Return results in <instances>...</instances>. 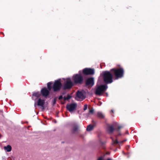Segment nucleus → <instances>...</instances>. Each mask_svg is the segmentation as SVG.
Wrapping results in <instances>:
<instances>
[{"label": "nucleus", "instance_id": "f257e3e1", "mask_svg": "<svg viewBox=\"0 0 160 160\" xmlns=\"http://www.w3.org/2000/svg\"><path fill=\"white\" fill-rule=\"evenodd\" d=\"M115 79L122 78L124 75V71L122 68H113L110 70Z\"/></svg>", "mask_w": 160, "mask_h": 160}, {"label": "nucleus", "instance_id": "f03ea898", "mask_svg": "<svg viewBox=\"0 0 160 160\" xmlns=\"http://www.w3.org/2000/svg\"><path fill=\"white\" fill-rule=\"evenodd\" d=\"M102 77L104 82L106 84L111 83L113 82V76L110 70L103 72Z\"/></svg>", "mask_w": 160, "mask_h": 160}, {"label": "nucleus", "instance_id": "7ed1b4c3", "mask_svg": "<svg viewBox=\"0 0 160 160\" xmlns=\"http://www.w3.org/2000/svg\"><path fill=\"white\" fill-rule=\"evenodd\" d=\"M74 83L75 84H82L83 81V78L81 74H76L74 75L72 78Z\"/></svg>", "mask_w": 160, "mask_h": 160}, {"label": "nucleus", "instance_id": "20e7f679", "mask_svg": "<svg viewBox=\"0 0 160 160\" xmlns=\"http://www.w3.org/2000/svg\"><path fill=\"white\" fill-rule=\"evenodd\" d=\"M62 86V84L60 79L55 80L52 86L53 91L55 92L59 91Z\"/></svg>", "mask_w": 160, "mask_h": 160}, {"label": "nucleus", "instance_id": "39448f33", "mask_svg": "<svg viewBox=\"0 0 160 160\" xmlns=\"http://www.w3.org/2000/svg\"><path fill=\"white\" fill-rule=\"evenodd\" d=\"M108 88V87L106 85H101L99 86L96 89L95 94L98 95L100 96L102 93L105 92Z\"/></svg>", "mask_w": 160, "mask_h": 160}, {"label": "nucleus", "instance_id": "423d86ee", "mask_svg": "<svg viewBox=\"0 0 160 160\" xmlns=\"http://www.w3.org/2000/svg\"><path fill=\"white\" fill-rule=\"evenodd\" d=\"M82 74L85 76L92 75L95 73L94 69L90 68H85L82 70Z\"/></svg>", "mask_w": 160, "mask_h": 160}, {"label": "nucleus", "instance_id": "0eeeda50", "mask_svg": "<svg viewBox=\"0 0 160 160\" xmlns=\"http://www.w3.org/2000/svg\"><path fill=\"white\" fill-rule=\"evenodd\" d=\"M94 84V78L93 77H89L87 78L85 82V86L88 87H91Z\"/></svg>", "mask_w": 160, "mask_h": 160}, {"label": "nucleus", "instance_id": "6e6552de", "mask_svg": "<svg viewBox=\"0 0 160 160\" xmlns=\"http://www.w3.org/2000/svg\"><path fill=\"white\" fill-rule=\"evenodd\" d=\"M73 86V83L69 79H68L63 87V90L70 89Z\"/></svg>", "mask_w": 160, "mask_h": 160}, {"label": "nucleus", "instance_id": "1a4fd4ad", "mask_svg": "<svg viewBox=\"0 0 160 160\" xmlns=\"http://www.w3.org/2000/svg\"><path fill=\"white\" fill-rule=\"evenodd\" d=\"M77 104L76 103H72L67 104L66 106L67 109L70 112H72L76 108Z\"/></svg>", "mask_w": 160, "mask_h": 160}, {"label": "nucleus", "instance_id": "9d476101", "mask_svg": "<svg viewBox=\"0 0 160 160\" xmlns=\"http://www.w3.org/2000/svg\"><path fill=\"white\" fill-rule=\"evenodd\" d=\"M41 93L43 96L47 97L49 94V90H48L46 88H44L42 89Z\"/></svg>", "mask_w": 160, "mask_h": 160}, {"label": "nucleus", "instance_id": "9b49d317", "mask_svg": "<svg viewBox=\"0 0 160 160\" xmlns=\"http://www.w3.org/2000/svg\"><path fill=\"white\" fill-rule=\"evenodd\" d=\"M44 100H42L40 98L38 99L37 102V105L41 106L42 108L44 109Z\"/></svg>", "mask_w": 160, "mask_h": 160}, {"label": "nucleus", "instance_id": "f8f14e48", "mask_svg": "<svg viewBox=\"0 0 160 160\" xmlns=\"http://www.w3.org/2000/svg\"><path fill=\"white\" fill-rule=\"evenodd\" d=\"M76 96L78 98L80 99H83L85 98V97L84 96L83 93L81 91H78L77 92Z\"/></svg>", "mask_w": 160, "mask_h": 160}, {"label": "nucleus", "instance_id": "ddd939ff", "mask_svg": "<svg viewBox=\"0 0 160 160\" xmlns=\"http://www.w3.org/2000/svg\"><path fill=\"white\" fill-rule=\"evenodd\" d=\"M92 122H93L95 124L96 122L95 121H92ZM95 124H90L88 126L87 128V130L88 131H91L93 130L94 127H95Z\"/></svg>", "mask_w": 160, "mask_h": 160}, {"label": "nucleus", "instance_id": "4468645a", "mask_svg": "<svg viewBox=\"0 0 160 160\" xmlns=\"http://www.w3.org/2000/svg\"><path fill=\"white\" fill-rule=\"evenodd\" d=\"M107 129L109 133L110 134H112L115 128L113 127V126L110 125L108 127Z\"/></svg>", "mask_w": 160, "mask_h": 160}, {"label": "nucleus", "instance_id": "2eb2a0df", "mask_svg": "<svg viewBox=\"0 0 160 160\" xmlns=\"http://www.w3.org/2000/svg\"><path fill=\"white\" fill-rule=\"evenodd\" d=\"M78 128V126L76 124H74L73 125L72 129V133H74L77 132Z\"/></svg>", "mask_w": 160, "mask_h": 160}, {"label": "nucleus", "instance_id": "dca6fc26", "mask_svg": "<svg viewBox=\"0 0 160 160\" xmlns=\"http://www.w3.org/2000/svg\"><path fill=\"white\" fill-rule=\"evenodd\" d=\"M4 149L7 152H10L12 150V147L10 145H8L7 146H4Z\"/></svg>", "mask_w": 160, "mask_h": 160}, {"label": "nucleus", "instance_id": "f3484780", "mask_svg": "<svg viewBox=\"0 0 160 160\" xmlns=\"http://www.w3.org/2000/svg\"><path fill=\"white\" fill-rule=\"evenodd\" d=\"M112 140V145L113 144H117L119 143H122L123 142H124L125 141H122L121 142H119L117 139H116L115 140H114L112 138H111Z\"/></svg>", "mask_w": 160, "mask_h": 160}, {"label": "nucleus", "instance_id": "a211bd4d", "mask_svg": "<svg viewBox=\"0 0 160 160\" xmlns=\"http://www.w3.org/2000/svg\"><path fill=\"white\" fill-rule=\"evenodd\" d=\"M97 116L98 118H104L105 117L102 113L100 112L97 113Z\"/></svg>", "mask_w": 160, "mask_h": 160}, {"label": "nucleus", "instance_id": "6ab92c4d", "mask_svg": "<svg viewBox=\"0 0 160 160\" xmlns=\"http://www.w3.org/2000/svg\"><path fill=\"white\" fill-rule=\"evenodd\" d=\"M32 96L37 98H39L41 96V93L39 92H34L33 93Z\"/></svg>", "mask_w": 160, "mask_h": 160}, {"label": "nucleus", "instance_id": "aec40b11", "mask_svg": "<svg viewBox=\"0 0 160 160\" xmlns=\"http://www.w3.org/2000/svg\"><path fill=\"white\" fill-rule=\"evenodd\" d=\"M52 84V82H50L47 83L48 88L49 91H50L52 88L51 85Z\"/></svg>", "mask_w": 160, "mask_h": 160}, {"label": "nucleus", "instance_id": "412c9836", "mask_svg": "<svg viewBox=\"0 0 160 160\" xmlns=\"http://www.w3.org/2000/svg\"><path fill=\"white\" fill-rule=\"evenodd\" d=\"M122 128V126H118V128H117V131H118V132H119V130L121 129V128Z\"/></svg>", "mask_w": 160, "mask_h": 160}, {"label": "nucleus", "instance_id": "4be33fe9", "mask_svg": "<svg viewBox=\"0 0 160 160\" xmlns=\"http://www.w3.org/2000/svg\"><path fill=\"white\" fill-rule=\"evenodd\" d=\"M57 101V98L55 97L54 98V100L53 101V105H54L56 104Z\"/></svg>", "mask_w": 160, "mask_h": 160}, {"label": "nucleus", "instance_id": "5701e85b", "mask_svg": "<svg viewBox=\"0 0 160 160\" xmlns=\"http://www.w3.org/2000/svg\"><path fill=\"white\" fill-rule=\"evenodd\" d=\"M87 107H88V105L87 104H85L84 105V108H83V110H86L87 109Z\"/></svg>", "mask_w": 160, "mask_h": 160}, {"label": "nucleus", "instance_id": "b1692460", "mask_svg": "<svg viewBox=\"0 0 160 160\" xmlns=\"http://www.w3.org/2000/svg\"><path fill=\"white\" fill-rule=\"evenodd\" d=\"M66 98H67V100H68L70 99V98H71V97L70 96V95L68 94V95Z\"/></svg>", "mask_w": 160, "mask_h": 160}, {"label": "nucleus", "instance_id": "393cba45", "mask_svg": "<svg viewBox=\"0 0 160 160\" xmlns=\"http://www.w3.org/2000/svg\"><path fill=\"white\" fill-rule=\"evenodd\" d=\"M62 95H60L59 96L58 98V99L59 100H61L62 99Z\"/></svg>", "mask_w": 160, "mask_h": 160}, {"label": "nucleus", "instance_id": "a878e982", "mask_svg": "<svg viewBox=\"0 0 160 160\" xmlns=\"http://www.w3.org/2000/svg\"><path fill=\"white\" fill-rule=\"evenodd\" d=\"M93 112V109H90L89 111V112L91 113H92Z\"/></svg>", "mask_w": 160, "mask_h": 160}, {"label": "nucleus", "instance_id": "bb28decb", "mask_svg": "<svg viewBox=\"0 0 160 160\" xmlns=\"http://www.w3.org/2000/svg\"><path fill=\"white\" fill-rule=\"evenodd\" d=\"M98 160H104L103 158L102 157H99L98 158Z\"/></svg>", "mask_w": 160, "mask_h": 160}, {"label": "nucleus", "instance_id": "cd10ccee", "mask_svg": "<svg viewBox=\"0 0 160 160\" xmlns=\"http://www.w3.org/2000/svg\"><path fill=\"white\" fill-rule=\"evenodd\" d=\"M63 99L64 100H67V98L65 96H64L63 98Z\"/></svg>", "mask_w": 160, "mask_h": 160}, {"label": "nucleus", "instance_id": "c85d7f7f", "mask_svg": "<svg viewBox=\"0 0 160 160\" xmlns=\"http://www.w3.org/2000/svg\"><path fill=\"white\" fill-rule=\"evenodd\" d=\"M121 135V132H120V131H119V132H118V134L117 135V137H118L120 135Z\"/></svg>", "mask_w": 160, "mask_h": 160}, {"label": "nucleus", "instance_id": "c756f323", "mask_svg": "<svg viewBox=\"0 0 160 160\" xmlns=\"http://www.w3.org/2000/svg\"><path fill=\"white\" fill-rule=\"evenodd\" d=\"M0 113H2V110H0Z\"/></svg>", "mask_w": 160, "mask_h": 160}, {"label": "nucleus", "instance_id": "7c9ffc66", "mask_svg": "<svg viewBox=\"0 0 160 160\" xmlns=\"http://www.w3.org/2000/svg\"><path fill=\"white\" fill-rule=\"evenodd\" d=\"M111 112H113V110H111Z\"/></svg>", "mask_w": 160, "mask_h": 160}, {"label": "nucleus", "instance_id": "2f4dec72", "mask_svg": "<svg viewBox=\"0 0 160 160\" xmlns=\"http://www.w3.org/2000/svg\"><path fill=\"white\" fill-rule=\"evenodd\" d=\"M107 160H112L110 159V158H108Z\"/></svg>", "mask_w": 160, "mask_h": 160}, {"label": "nucleus", "instance_id": "473e14b6", "mask_svg": "<svg viewBox=\"0 0 160 160\" xmlns=\"http://www.w3.org/2000/svg\"><path fill=\"white\" fill-rule=\"evenodd\" d=\"M36 105L35 104V107H36Z\"/></svg>", "mask_w": 160, "mask_h": 160}]
</instances>
